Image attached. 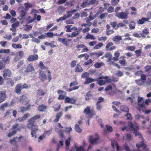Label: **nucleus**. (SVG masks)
<instances>
[{"instance_id":"obj_1","label":"nucleus","mask_w":151,"mask_h":151,"mask_svg":"<svg viewBox=\"0 0 151 151\" xmlns=\"http://www.w3.org/2000/svg\"><path fill=\"white\" fill-rule=\"evenodd\" d=\"M24 128V127L23 124L20 125L18 123H15L12 126L11 128L12 131L9 132L8 136L11 137L15 134L18 131H21V129Z\"/></svg>"},{"instance_id":"obj_2","label":"nucleus","mask_w":151,"mask_h":151,"mask_svg":"<svg viewBox=\"0 0 151 151\" xmlns=\"http://www.w3.org/2000/svg\"><path fill=\"white\" fill-rule=\"evenodd\" d=\"M40 115H36L29 119L27 124V128L30 129L33 127H35L36 126L35 125V120L40 119Z\"/></svg>"},{"instance_id":"obj_3","label":"nucleus","mask_w":151,"mask_h":151,"mask_svg":"<svg viewBox=\"0 0 151 151\" xmlns=\"http://www.w3.org/2000/svg\"><path fill=\"white\" fill-rule=\"evenodd\" d=\"M40 115H36L29 119L27 124V128L30 129L33 127H35L36 126L35 125V120L40 119Z\"/></svg>"},{"instance_id":"obj_4","label":"nucleus","mask_w":151,"mask_h":151,"mask_svg":"<svg viewBox=\"0 0 151 151\" xmlns=\"http://www.w3.org/2000/svg\"><path fill=\"white\" fill-rule=\"evenodd\" d=\"M128 125L129 127H130L131 129L134 131V133L135 136H138L139 138L141 137L142 135L140 133L137 132L139 129V127L137 126H133L132 123L130 122H128Z\"/></svg>"},{"instance_id":"obj_5","label":"nucleus","mask_w":151,"mask_h":151,"mask_svg":"<svg viewBox=\"0 0 151 151\" xmlns=\"http://www.w3.org/2000/svg\"><path fill=\"white\" fill-rule=\"evenodd\" d=\"M95 136L96 137L95 138H93L92 135L89 136L88 141L91 144H96L98 143V141L99 139V136L97 134H95Z\"/></svg>"},{"instance_id":"obj_6","label":"nucleus","mask_w":151,"mask_h":151,"mask_svg":"<svg viewBox=\"0 0 151 151\" xmlns=\"http://www.w3.org/2000/svg\"><path fill=\"white\" fill-rule=\"evenodd\" d=\"M115 15L118 18L122 19H126L128 18V14L125 12L116 13Z\"/></svg>"},{"instance_id":"obj_7","label":"nucleus","mask_w":151,"mask_h":151,"mask_svg":"<svg viewBox=\"0 0 151 151\" xmlns=\"http://www.w3.org/2000/svg\"><path fill=\"white\" fill-rule=\"evenodd\" d=\"M3 76L4 80L8 78V77H11L12 73L11 71L8 69H5L3 71Z\"/></svg>"},{"instance_id":"obj_8","label":"nucleus","mask_w":151,"mask_h":151,"mask_svg":"<svg viewBox=\"0 0 151 151\" xmlns=\"http://www.w3.org/2000/svg\"><path fill=\"white\" fill-rule=\"evenodd\" d=\"M20 102L24 104H27L29 102V100L25 94H23L20 97L19 99Z\"/></svg>"},{"instance_id":"obj_9","label":"nucleus","mask_w":151,"mask_h":151,"mask_svg":"<svg viewBox=\"0 0 151 151\" xmlns=\"http://www.w3.org/2000/svg\"><path fill=\"white\" fill-rule=\"evenodd\" d=\"M18 10L21 12L20 17L23 18L26 14L28 9H25L23 6H21L18 8Z\"/></svg>"},{"instance_id":"obj_10","label":"nucleus","mask_w":151,"mask_h":151,"mask_svg":"<svg viewBox=\"0 0 151 151\" xmlns=\"http://www.w3.org/2000/svg\"><path fill=\"white\" fill-rule=\"evenodd\" d=\"M6 93L5 90L0 91V104L6 100L7 97Z\"/></svg>"},{"instance_id":"obj_11","label":"nucleus","mask_w":151,"mask_h":151,"mask_svg":"<svg viewBox=\"0 0 151 151\" xmlns=\"http://www.w3.org/2000/svg\"><path fill=\"white\" fill-rule=\"evenodd\" d=\"M137 100L138 101V109L139 110H140L141 109L145 108V106L144 104L143 99L142 97H139Z\"/></svg>"},{"instance_id":"obj_12","label":"nucleus","mask_w":151,"mask_h":151,"mask_svg":"<svg viewBox=\"0 0 151 151\" xmlns=\"http://www.w3.org/2000/svg\"><path fill=\"white\" fill-rule=\"evenodd\" d=\"M104 52L101 51H99L97 52H93L90 54L91 56L93 58H98L100 56L103 55Z\"/></svg>"},{"instance_id":"obj_13","label":"nucleus","mask_w":151,"mask_h":151,"mask_svg":"<svg viewBox=\"0 0 151 151\" xmlns=\"http://www.w3.org/2000/svg\"><path fill=\"white\" fill-rule=\"evenodd\" d=\"M113 43L112 42H110L107 44L106 46V48L107 51H111L114 50L116 48V46H113Z\"/></svg>"},{"instance_id":"obj_14","label":"nucleus","mask_w":151,"mask_h":151,"mask_svg":"<svg viewBox=\"0 0 151 151\" xmlns=\"http://www.w3.org/2000/svg\"><path fill=\"white\" fill-rule=\"evenodd\" d=\"M38 56L37 54H34L29 55L27 58V60L29 62L37 60Z\"/></svg>"},{"instance_id":"obj_15","label":"nucleus","mask_w":151,"mask_h":151,"mask_svg":"<svg viewBox=\"0 0 151 151\" xmlns=\"http://www.w3.org/2000/svg\"><path fill=\"white\" fill-rule=\"evenodd\" d=\"M22 88V83L17 84L15 87V91L17 94L21 93Z\"/></svg>"},{"instance_id":"obj_16","label":"nucleus","mask_w":151,"mask_h":151,"mask_svg":"<svg viewBox=\"0 0 151 151\" xmlns=\"http://www.w3.org/2000/svg\"><path fill=\"white\" fill-rule=\"evenodd\" d=\"M47 109V106L45 104H41L39 106L37 109L40 112L45 111Z\"/></svg>"},{"instance_id":"obj_17","label":"nucleus","mask_w":151,"mask_h":151,"mask_svg":"<svg viewBox=\"0 0 151 151\" xmlns=\"http://www.w3.org/2000/svg\"><path fill=\"white\" fill-rule=\"evenodd\" d=\"M34 68L32 66V64L30 63L27 65V68L24 72L25 73L31 72L34 71Z\"/></svg>"},{"instance_id":"obj_18","label":"nucleus","mask_w":151,"mask_h":151,"mask_svg":"<svg viewBox=\"0 0 151 151\" xmlns=\"http://www.w3.org/2000/svg\"><path fill=\"white\" fill-rule=\"evenodd\" d=\"M136 146L137 148V149L138 150H139V149L140 147H142L143 149H144L146 148L147 145L145 144L143 140L139 143L136 144Z\"/></svg>"},{"instance_id":"obj_19","label":"nucleus","mask_w":151,"mask_h":151,"mask_svg":"<svg viewBox=\"0 0 151 151\" xmlns=\"http://www.w3.org/2000/svg\"><path fill=\"white\" fill-rule=\"evenodd\" d=\"M92 111L90 110V107L87 106L83 111V112L86 115H90V117H91L92 116Z\"/></svg>"},{"instance_id":"obj_20","label":"nucleus","mask_w":151,"mask_h":151,"mask_svg":"<svg viewBox=\"0 0 151 151\" xmlns=\"http://www.w3.org/2000/svg\"><path fill=\"white\" fill-rule=\"evenodd\" d=\"M39 78L42 82H44L47 79L46 75L44 73H40L39 74Z\"/></svg>"},{"instance_id":"obj_21","label":"nucleus","mask_w":151,"mask_h":151,"mask_svg":"<svg viewBox=\"0 0 151 151\" xmlns=\"http://www.w3.org/2000/svg\"><path fill=\"white\" fill-rule=\"evenodd\" d=\"M149 19L150 18H149L142 17L141 19H139L137 21V23L138 24H143L145 22L148 21Z\"/></svg>"},{"instance_id":"obj_22","label":"nucleus","mask_w":151,"mask_h":151,"mask_svg":"<svg viewBox=\"0 0 151 151\" xmlns=\"http://www.w3.org/2000/svg\"><path fill=\"white\" fill-rule=\"evenodd\" d=\"M76 99L73 98H70L69 97H67L66 101L67 103H69L71 104H74L76 103Z\"/></svg>"},{"instance_id":"obj_23","label":"nucleus","mask_w":151,"mask_h":151,"mask_svg":"<svg viewBox=\"0 0 151 151\" xmlns=\"http://www.w3.org/2000/svg\"><path fill=\"white\" fill-rule=\"evenodd\" d=\"M63 113L61 111L58 113L55 116V119L53 120V122H58L59 121V119L63 115Z\"/></svg>"},{"instance_id":"obj_24","label":"nucleus","mask_w":151,"mask_h":151,"mask_svg":"<svg viewBox=\"0 0 151 151\" xmlns=\"http://www.w3.org/2000/svg\"><path fill=\"white\" fill-rule=\"evenodd\" d=\"M96 79L97 80L96 81H97V83L100 86L104 85L106 83V81L105 80L102 79H99V77Z\"/></svg>"},{"instance_id":"obj_25","label":"nucleus","mask_w":151,"mask_h":151,"mask_svg":"<svg viewBox=\"0 0 151 151\" xmlns=\"http://www.w3.org/2000/svg\"><path fill=\"white\" fill-rule=\"evenodd\" d=\"M96 80H97L96 78L93 79L91 78H87L86 79V81L84 83V84H88L92 82L95 81Z\"/></svg>"},{"instance_id":"obj_26","label":"nucleus","mask_w":151,"mask_h":151,"mask_svg":"<svg viewBox=\"0 0 151 151\" xmlns=\"http://www.w3.org/2000/svg\"><path fill=\"white\" fill-rule=\"evenodd\" d=\"M7 80L6 83L7 85L9 86L12 87L14 86V81L11 78H9L7 79Z\"/></svg>"},{"instance_id":"obj_27","label":"nucleus","mask_w":151,"mask_h":151,"mask_svg":"<svg viewBox=\"0 0 151 151\" xmlns=\"http://www.w3.org/2000/svg\"><path fill=\"white\" fill-rule=\"evenodd\" d=\"M77 28L76 27H73L72 25H67V32H71L72 30H76Z\"/></svg>"},{"instance_id":"obj_28","label":"nucleus","mask_w":151,"mask_h":151,"mask_svg":"<svg viewBox=\"0 0 151 151\" xmlns=\"http://www.w3.org/2000/svg\"><path fill=\"white\" fill-rule=\"evenodd\" d=\"M120 110L123 111L128 112L129 109L128 107L125 105H122L120 106Z\"/></svg>"},{"instance_id":"obj_29","label":"nucleus","mask_w":151,"mask_h":151,"mask_svg":"<svg viewBox=\"0 0 151 151\" xmlns=\"http://www.w3.org/2000/svg\"><path fill=\"white\" fill-rule=\"evenodd\" d=\"M135 82L137 84L138 86H141L144 85L145 82V81H142L141 79H138L136 80L135 81Z\"/></svg>"},{"instance_id":"obj_30","label":"nucleus","mask_w":151,"mask_h":151,"mask_svg":"<svg viewBox=\"0 0 151 151\" xmlns=\"http://www.w3.org/2000/svg\"><path fill=\"white\" fill-rule=\"evenodd\" d=\"M99 79H104L106 80H105L106 81V82H107L108 83H109L111 82V79L109 78L108 76H106L105 77L104 76H100L99 77Z\"/></svg>"},{"instance_id":"obj_31","label":"nucleus","mask_w":151,"mask_h":151,"mask_svg":"<svg viewBox=\"0 0 151 151\" xmlns=\"http://www.w3.org/2000/svg\"><path fill=\"white\" fill-rule=\"evenodd\" d=\"M75 129L76 131L79 133H81L82 132V129L80 128L78 124H76L75 126Z\"/></svg>"},{"instance_id":"obj_32","label":"nucleus","mask_w":151,"mask_h":151,"mask_svg":"<svg viewBox=\"0 0 151 151\" xmlns=\"http://www.w3.org/2000/svg\"><path fill=\"white\" fill-rule=\"evenodd\" d=\"M46 92L43 89H38L37 90V93L40 96H44Z\"/></svg>"},{"instance_id":"obj_33","label":"nucleus","mask_w":151,"mask_h":151,"mask_svg":"<svg viewBox=\"0 0 151 151\" xmlns=\"http://www.w3.org/2000/svg\"><path fill=\"white\" fill-rule=\"evenodd\" d=\"M75 71L76 72H82L83 71V69L78 64L75 68Z\"/></svg>"},{"instance_id":"obj_34","label":"nucleus","mask_w":151,"mask_h":151,"mask_svg":"<svg viewBox=\"0 0 151 151\" xmlns=\"http://www.w3.org/2000/svg\"><path fill=\"white\" fill-rule=\"evenodd\" d=\"M12 47L14 49H20L22 48V46L20 44H16L15 43H13L12 45Z\"/></svg>"},{"instance_id":"obj_35","label":"nucleus","mask_w":151,"mask_h":151,"mask_svg":"<svg viewBox=\"0 0 151 151\" xmlns=\"http://www.w3.org/2000/svg\"><path fill=\"white\" fill-rule=\"evenodd\" d=\"M104 64V63L103 62H96L94 64V66L96 68H101Z\"/></svg>"},{"instance_id":"obj_36","label":"nucleus","mask_w":151,"mask_h":151,"mask_svg":"<svg viewBox=\"0 0 151 151\" xmlns=\"http://www.w3.org/2000/svg\"><path fill=\"white\" fill-rule=\"evenodd\" d=\"M112 40L115 42H119L122 40V37L120 36H116L113 38Z\"/></svg>"},{"instance_id":"obj_37","label":"nucleus","mask_w":151,"mask_h":151,"mask_svg":"<svg viewBox=\"0 0 151 151\" xmlns=\"http://www.w3.org/2000/svg\"><path fill=\"white\" fill-rule=\"evenodd\" d=\"M9 103H8L6 102L0 106V110L4 111L5 110L4 108L7 107Z\"/></svg>"},{"instance_id":"obj_38","label":"nucleus","mask_w":151,"mask_h":151,"mask_svg":"<svg viewBox=\"0 0 151 151\" xmlns=\"http://www.w3.org/2000/svg\"><path fill=\"white\" fill-rule=\"evenodd\" d=\"M79 34V32H72L71 35L67 34V36L68 37H73L78 35Z\"/></svg>"},{"instance_id":"obj_39","label":"nucleus","mask_w":151,"mask_h":151,"mask_svg":"<svg viewBox=\"0 0 151 151\" xmlns=\"http://www.w3.org/2000/svg\"><path fill=\"white\" fill-rule=\"evenodd\" d=\"M86 39H91L94 40L96 39V37L93 35L88 33L86 36Z\"/></svg>"},{"instance_id":"obj_40","label":"nucleus","mask_w":151,"mask_h":151,"mask_svg":"<svg viewBox=\"0 0 151 151\" xmlns=\"http://www.w3.org/2000/svg\"><path fill=\"white\" fill-rule=\"evenodd\" d=\"M88 1L86 0V1L83 2L82 3L81 5V7L82 8H84L85 7L88 6Z\"/></svg>"},{"instance_id":"obj_41","label":"nucleus","mask_w":151,"mask_h":151,"mask_svg":"<svg viewBox=\"0 0 151 151\" xmlns=\"http://www.w3.org/2000/svg\"><path fill=\"white\" fill-rule=\"evenodd\" d=\"M104 45V44L102 42H100L97 45H95L93 47L94 49H98L100 48L102 46Z\"/></svg>"},{"instance_id":"obj_42","label":"nucleus","mask_w":151,"mask_h":151,"mask_svg":"<svg viewBox=\"0 0 151 151\" xmlns=\"http://www.w3.org/2000/svg\"><path fill=\"white\" fill-rule=\"evenodd\" d=\"M112 86L111 84H110L106 87L105 89V91L107 92L109 91H112Z\"/></svg>"},{"instance_id":"obj_43","label":"nucleus","mask_w":151,"mask_h":151,"mask_svg":"<svg viewBox=\"0 0 151 151\" xmlns=\"http://www.w3.org/2000/svg\"><path fill=\"white\" fill-rule=\"evenodd\" d=\"M130 9L134 11L133 12H131V14L132 15H136L137 14V13L136 12L137 10L135 7L134 6H131L130 7Z\"/></svg>"},{"instance_id":"obj_44","label":"nucleus","mask_w":151,"mask_h":151,"mask_svg":"<svg viewBox=\"0 0 151 151\" xmlns=\"http://www.w3.org/2000/svg\"><path fill=\"white\" fill-rule=\"evenodd\" d=\"M134 52L136 55L137 57H138L141 55L142 53V50L140 49L138 50H136Z\"/></svg>"},{"instance_id":"obj_45","label":"nucleus","mask_w":151,"mask_h":151,"mask_svg":"<svg viewBox=\"0 0 151 151\" xmlns=\"http://www.w3.org/2000/svg\"><path fill=\"white\" fill-rule=\"evenodd\" d=\"M90 91H89L87 93L86 95L85 96V99L87 101L89 100L90 99V97L92 96V95L90 94Z\"/></svg>"},{"instance_id":"obj_46","label":"nucleus","mask_w":151,"mask_h":151,"mask_svg":"<svg viewBox=\"0 0 151 151\" xmlns=\"http://www.w3.org/2000/svg\"><path fill=\"white\" fill-rule=\"evenodd\" d=\"M75 147L76 149V151H82L84 150V147L83 146H81L79 147L75 146Z\"/></svg>"},{"instance_id":"obj_47","label":"nucleus","mask_w":151,"mask_h":151,"mask_svg":"<svg viewBox=\"0 0 151 151\" xmlns=\"http://www.w3.org/2000/svg\"><path fill=\"white\" fill-rule=\"evenodd\" d=\"M76 10L75 9L73 10V11L70 12H67L68 14L67 15V18H68L71 16L74 13Z\"/></svg>"},{"instance_id":"obj_48","label":"nucleus","mask_w":151,"mask_h":151,"mask_svg":"<svg viewBox=\"0 0 151 151\" xmlns=\"http://www.w3.org/2000/svg\"><path fill=\"white\" fill-rule=\"evenodd\" d=\"M22 89H28L30 88L31 87L30 84L28 85L26 83H24L23 85L22 84Z\"/></svg>"},{"instance_id":"obj_49","label":"nucleus","mask_w":151,"mask_h":151,"mask_svg":"<svg viewBox=\"0 0 151 151\" xmlns=\"http://www.w3.org/2000/svg\"><path fill=\"white\" fill-rule=\"evenodd\" d=\"M32 28V26L30 25L26 24L25 26L24 30L26 31H29Z\"/></svg>"},{"instance_id":"obj_50","label":"nucleus","mask_w":151,"mask_h":151,"mask_svg":"<svg viewBox=\"0 0 151 151\" xmlns=\"http://www.w3.org/2000/svg\"><path fill=\"white\" fill-rule=\"evenodd\" d=\"M9 56H5L3 58L2 60L5 63H8L9 61Z\"/></svg>"},{"instance_id":"obj_51","label":"nucleus","mask_w":151,"mask_h":151,"mask_svg":"<svg viewBox=\"0 0 151 151\" xmlns=\"http://www.w3.org/2000/svg\"><path fill=\"white\" fill-rule=\"evenodd\" d=\"M19 22H17L13 23L11 25L12 27L13 28H16V27L19 26Z\"/></svg>"},{"instance_id":"obj_52","label":"nucleus","mask_w":151,"mask_h":151,"mask_svg":"<svg viewBox=\"0 0 151 151\" xmlns=\"http://www.w3.org/2000/svg\"><path fill=\"white\" fill-rule=\"evenodd\" d=\"M6 66L5 64L0 60V70L3 69Z\"/></svg>"},{"instance_id":"obj_53","label":"nucleus","mask_w":151,"mask_h":151,"mask_svg":"<svg viewBox=\"0 0 151 151\" xmlns=\"http://www.w3.org/2000/svg\"><path fill=\"white\" fill-rule=\"evenodd\" d=\"M10 52V50L9 49H1L0 50V53H9Z\"/></svg>"},{"instance_id":"obj_54","label":"nucleus","mask_w":151,"mask_h":151,"mask_svg":"<svg viewBox=\"0 0 151 151\" xmlns=\"http://www.w3.org/2000/svg\"><path fill=\"white\" fill-rule=\"evenodd\" d=\"M58 39L59 41L61 42L62 43L64 44L65 45H66V41L65 39H63L61 38H58Z\"/></svg>"},{"instance_id":"obj_55","label":"nucleus","mask_w":151,"mask_h":151,"mask_svg":"<svg viewBox=\"0 0 151 151\" xmlns=\"http://www.w3.org/2000/svg\"><path fill=\"white\" fill-rule=\"evenodd\" d=\"M85 47V45L80 44L78 45L76 47L78 49V51H80L81 50V48H83Z\"/></svg>"},{"instance_id":"obj_56","label":"nucleus","mask_w":151,"mask_h":151,"mask_svg":"<svg viewBox=\"0 0 151 151\" xmlns=\"http://www.w3.org/2000/svg\"><path fill=\"white\" fill-rule=\"evenodd\" d=\"M59 142L60 143V144H58L57 145V147L56 148V150L57 151H59L61 146H62L63 145V141H59Z\"/></svg>"},{"instance_id":"obj_57","label":"nucleus","mask_w":151,"mask_h":151,"mask_svg":"<svg viewBox=\"0 0 151 151\" xmlns=\"http://www.w3.org/2000/svg\"><path fill=\"white\" fill-rule=\"evenodd\" d=\"M106 35H109L114 32V31L113 29H106Z\"/></svg>"},{"instance_id":"obj_58","label":"nucleus","mask_w":151,"mask_h":151,"mask_svg":"<svg viewBox=\"0 0 151 151\" xmlns=\"http://www.w3.org/2000/svg\"><path fill=\"white\" fill-rule=\"evenodd\" d=\"M107 39V37L106 36L101 37L98 38V40L99 41H106Z\"/></svg>"},{"instance_id":"obj_59","label":"nucleus","mask_w":151,"mask_h":151,"mask_svg":"<svg viewBox=\"0 0 151 151\" xmlns=\"http://www.w3.org/2000/svg\"><path fill=\"white\" fill-rule=\"evenodd\" d=\"M12 110V109H10L7 110L6 111V113L4 114L5 116H6L10 114L11 113V112Z\"/></svg>"},{"instance_id":"obj_60","label":"nucleus","mask_w":151,"mask_h":151,"mask_svg":"<svg viewBox=\"0 0 151 151\" xmlns=\"http://www.w3.org/2000/svg\"><path fill=\"white\" fill-rule=\"evenodd\" d=\"M135 47L134 46H128L127 48V49L128 50L131 51H134L135 50Z\"/></svg>"},{"instance_id":"obj_61","label":"nucleus","mask_w":151,"mask_h":151,"mask_svg":"<svg viewBox=\"0 0 151 151\" xmlns=\"http://www.w3.org/2000/svg\"><path fill=\"white\" fill-rule=\"evenodd\" d=\"M116 75L118 76L121 77L123 76V73L120 70H118L116 73Z\"/></svg>"},{"instance_id":"obj_62","label":"nucleus","mask_w":151,"mask_h":151,"mask_svg":"<svg viewBox=\"0 0 151 151\" xmlns=\"http://www.w3.org/2000/svg\"><path fill=\"white\" fill-rule=\"evenodd\" d=\"M38 66L40 67L42 70H43L46 68V67L44 66V65L42 61H40Z\"/></svg>"},{"instance_id":"obj_63","label":"nucleus","mask_w":151,"mask_h":151,"mask_svg":"<svg viewBox=\"0 0 151 151\" xmlns=\"http://www.w3.org/2000/svg\"><path fill=\"white\" fill-rule=\"evenodd\" d=\"M24 53L23 51L21 50L19 51L18 56L20 59L24 56Z\"/></svg>"},{"instance_id":"obj_64","label":"nucleus","mask_w":151,"mask_h":151,"mask_svg":"<svg viewBox=\"0 0 151 151\" xmlns=\"http://www.w3.org/2000/svg\"><path fill=\"white\" fill-rule=\"evenodd\" d=\"M106 127L107 130L109 131L110 132H112L113 131V129L109 125H106Z\"/></svg>"}]
</instances>
